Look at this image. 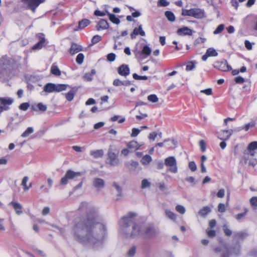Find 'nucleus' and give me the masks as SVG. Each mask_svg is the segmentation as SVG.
Returning a JSON list of instances; mask_svg holds the SVG:
<instances>
[{
    "instance_id": "nucleus-1",
    "label": "nucleus",
    "mask_w": 257,
    "mask_h": 257,
    "mask_svg": "<svg viewBox=\"0 0 257 257\" xmlns=\"http://www.w3.org/2000/svg\"><path fill=\"white\" fill-rule=\"evenodd\" d=\"M85 212L84 216L77 217L74 220L73 233L78 242L93 246L101 244L104 238L106 227L98 221V210L85 202H82L78 208Z\"/></svg>"
},
{
    "instance_id": "nucleus-2",
    "label": "nucleus",
    "mask_w": 257,
    "mask_h": 257,
    "mask_svg": "<svg viewBox=\"0 0 257 257\" xmlns=\"http://www.w3.org/2000/svg\"><path fill=\"white\" fill-rule=\"evenodd\" d=\"M135 216V213H130L119 221L121 232L126 237L151 239L157 236L158 230L153 223L138 222Z\"/></svg>"
},
{
    "instance_id": "nucleus-3",
    "label": "nucleus",
    "mask_w": 257,
    "mask_h": 257,
    "mask_svg": "<svg viewBox=\"0 0 257 257\" xmlns=\"http://www.w3.org/2000/svg\"><path fill=\"white\" fill-rule=\"evenodd\" d=\"M164 164L167 167L168 171L173 173H176L178 171L177 161L174 156H170L164 160Z\"/></svg>"
},
{
    "instance_id": "nucleus-4",
    "label": "nucleus",
    "mask_w": 257,
    "mask_h": 257,
    "mask_svg": "<svg viewBox=\"0 0 257 257\" xmlns=\"http://www.w3.org/2000/svg\"><path fill=\"white\" fill-rule=\"evenodd\" d=\"M81 174L80 172H75L69 170L66 172L65 176L61 178L60 183L61 185H66L68 183L69 179H72L77 176H80Z\"/></svg>"
},
{
    "instance_id": "nucleus-5",
    "label": "nucleus",
    "mask_w": 257,
    "mask_h": 257,
    "mask_svg": "<svg viewBox=\"0 0 257 257\" xmlns=\"http://www.w3.org/2000/svg\"><path fill=\"white\" fill-rule=\"evenodd\" d=\"M2 62L4 69L8 70L9 71H11L14 69L15 62L13 59L4 56L2 58Z\"/></svg>"
},
{
    "instance_id": "nucleus-6",
    "label": "nucleus",
    "mask_w": 257,
    "mask_h": 257,
    "mask_svg": "<svg viewBox=\"0 0 257 257\" xmlns=\"http://www.w3.org/2000/svg\"><path fill=\"white\" fill-rule=\"evenodd\" d=\"M45 0H22V2L33 12H35L36 9Z\"/></svg>"
},
{
    "instance_id": "nucleus-7",
    "label": "nucleus",
    "mask_w": 257,
    "mask_h": 257,
    "mask_svg": "<svg viewBox=\"0 0 257 257\" xmlns=\"http://www.w3.org/2000/svg\"><path fill=\"white\" fill-rule=\"evenodd\" d=\"M214 67L221 71H227L231 69V67L228 64L226 60L216 62L214 64Z\"/></svg>"
},
{
    "instance_id": "nucleus-8",
    "label": "nucleus",
    "mask_w": 257,
    "mask_h": 257,
    "mask_svg": "<svg viewBox=\"0 0 257 257\" xmlns=\"http://www.w3.org/2000/svg\"><path fill=\"white\" fill-rule=\"evenodd\" d=\"M108 157L109 160V164L112 166H116L118 165L119 163V159L117 156L112 150L109 149L108 152Z\"/></svg>"
},
{
    "instance_id": "nucleus-9",
    "label": "nucleus",
    "mask_w": 257,
    "mask_h": 257,
    "mask_svg": "<svg viewBox=\"0 0 257 257\" xmlns=\"http://www.w3.org/2000/svg\"><path fill=\"white\" fill-rule=\"evenodd\" d=\"M204 11L199 8L191 9V17L196 19H201L204 17Z\"/></svg>"
},
{
    "instance_id": "nucleus-10",
    "label": "nucleus",
    "mask_w": 257,
    "mask_h": 257,
    "mask_svg": "<svg viewBox=\"0 0 257 257\" xmlns=\"http://www.w3.org/2000/svg\"><path fill=\"white\" fill-rule=\"evenodd\" d=\"M232 130H223L218 134V138L222 141L228 140L232 134Z\"/></svg>"
},
{
    "instance_id": "nucleus-11",
    "label": "nucleus",
    "mask_w": 257,
    "mask_h": 257,
    "mask_svg": "<svg viewBox=\"0 0 257 257\" xmlns=\"http://www.w3.org/2000/svg\"><path fill=\"white\" fill-rule=\"evenodd\" d=\"M215 254L219 257H229V251L222 247H217L214 249Z\"/></svg>"
},
{
    "instance_id": "nucleus-12",
    "label": "nucleus",
    "mask_w": 257,
    "mask_h": 257,
    "mask_svg": "<svg viewBox=\"0 0 257 257\" xmlns=\"http://www.w3.org/2000/svg\"><path fill=\"white\" fill-rule=\"evenodd\" d=\"M37 36L39 39V42L33 46L32 47L33 50H39L41 49L44 46V44L45 42L44 35L43 34H39Z\"/></svg>"
},
{
    "instance_id": "nucleus-13",
    "label": "nucleus",
    "mask_w": 257,
    "mask_h": 257,
    "mask_svg": "<svg viewBox=\"0 0 257 257\" xmlns=\"http://www.w3.org/2000/svg\"><path fill=\"white\" fill-rule=\"evenodd\" d=\"M109 28V24L107 21L104 19H100L96 26V29L97 31L104 30Z\"/></svg>"
},
{
    "instance_id": "nucleus-14",
    "label": "nucleus",
    "mask_w": 257,
    "mask_h": 257,
    "mask_svg": "<svg viewBox=\"0 0 257 257\" xmlns=\"http://www.w3.org/2000/svg\"><path fill=\"white\" fill-rule=\"evenodd\" d=\"M124 165L126 167L130 169V170L139 171L141 170L139 163L133 160L130 162H125Z\"/></svg>"
},
{
    "instance_id": "nucleus-15",
    "label": "nucleus",
    "mask_w": 257,
    "mask_h": 257,
    "mask_svg": "<svg viewBox=\"0 0 257 257\" xmlns=\"http://www.w3.org/2000/svg\"><path fill=\"white\" fill-rule=\"evenodd\" d=\"M118 73L122 76L126 77L130 74V70L128 66L126 64H122L118 68Z\"/></svg>"
},
{
    "instance_id": "nucleus-16",
    "label": "nucleus",
    "mask_w": 257,
    "mask_h": 257,
    "mask_svg": "<svg viewBox=\"0 0 257 257\" xmlns=\"http://www.w3.org/2000/svg\"><path fill=\"white\" fill-rule=\"evenodd\" d=\"M138 35H140L141 36H145V32L143 30L142 26L141 25H140L138 28H136L134 29L133 32L131 34L130 36L132 39H134Z\"/></svg>"
},
{
    "instance_id": "nucleus-17",
    "label": "nucleus",
    "mask_w": 257,
    "mask_h": 257,
    "mask_svg": "<svg viewBox=\"0 0 257 257\" xmlns=\"http://www.w3.org/2000/svg\"><path fill=\"white\" fill-rule=\"evenodd\" d=\"M177 33L180 36H191L192 34V30L187 27H184L183 28L178 29Z\"/></svg>"
},
{
    "instance_id": "nucleus-18",
    "label": "nucleus",
    "mask_w": 257,
    "mask_h": 257,
    "mask_svg": "<svg viewBox=\"0 0 257 257\" xmlns=\"http://www.w3.org/2000/svg\"><path fill=\"white\" fill-rule=\"evenodd\" d=\"M82 50V47L75 43H72L69 49V52L71 55H74L76 53Z\"/></svg>"
},
{
    "instance_id": "nucleus-19",
    "label": "nucleus",
    "mask_w": 257,
    "mask_h": 257,
    "mask_svg": "<svg viewBox=\"0 0 257 257\" xmlns=\"http://www.w3.org/2000/svg\"><path fill=\"white\" fill-rule=\"evenodd\" d=\"M105 185L104 181L101 179L96 178L94 179L93 186L98 189L103 188Z\"/></svg>"
},
{
    "instance_id": "nucleus-20",
    "label": "nucleus",
    "mask_w": 257,
    "mask_h": 257,
    "mask_svg": "<svg viewBox=\"0 0 257 257\" xmlns=\"http://www.w3.org/2000/svg\"><path fill=\"white\" fill-rule=\"evenodd\" d=\"M131 84V82L129 80L121 81L119 79H115L113 82V85L115 86H128Z\"/></svg>"
},
{
    "instance_id": "nucleus-21",
    "label": "nucleus",
    "mask_w": 257,
    "mask_h": 257,
    "mask_svg": "<svg viewBox=\"0 0 257 257\" xmlns=\"http://www.w3.org/2000/svg\"><path fill=\"white\" fill-rule=\"evenodd\" d=\"M10 205L13 206L17 214L20 215L22 213V207L20 203L14 201H12L10 203Z\"/></svg>"
},
{
    "instance_id": "nucleus-22",
    "label": "nucleus",
    "mask_w": 257,
    "mask_h": 257,
    "mask_svg": "<svg viewBox=\"0 0 257 257\" xmlns=\"http://www.w3.org/2000/svg\"><path fill=\"white\" fill-rule=\"evenodd\" d=\"M106 14L109 17V20L114 24L118 25L120 23V20L114 14L110 13L108 11L106 10Z\"/></svg>"
},
{
    "instance_id": "nucleus-23",
    "label": "nucleus",
    "mask_w": 257,
    "mask_h": 257,
    "mask_svg": "<svg viewBox=\"0 0 257 257\" xmlns=\"http://www.w3.org/2000/svg\"><path fill=\"white\" fill-rule=\"evenodd\" d=\"M127 147L132 151H136L139 149L140 145H139L137 142L135 141H132L127 143Z\"/></svg>"
},
{
    "instance_id": "nucleus-24",
    "label": "nucleus",
    "mask_w": 257,
    "mask_h": 257,
    "mask_svg": "<svg viewBox=\"0 0 257 257\" xmlns=\"http://www.w3.org/2000/svg\"><path fill=\"white\" fill-rule=\"evenodd\" d=\"M231 253L238 255L240 254V245L237 243L234 246L230 248Z\"/></svg>"
},
{
    "instance_id": "nucleus-25",
    "label": "nucleus",
    "mask_w": 257,
    "mask_h": 257,
    "mask_svg": "<svg viewBox=\"0 0 257 257\" xmlns=\"http://www.w3.org/2000/svg\"><path fill=\"white\" fill-rule=\"evenodd\" d=\"M77 90V88L76 87H73L72 89L69 91L66 94V98L67 100L71 101L73 100L74 94L76 92Z\"/></svg>"
},
{
    "instance_id": "nucleus-26",
    "label": "nucleus",
    "mask_w": 257,
    "mask_h": 257,
    "mask_svg": "<svg viewBox=\"0 0 257 257\" xmlns=\"http://www.w3.org/2000/svg\"><path fill=\"white\" fill-rule=\"evenodd\" d=\"M68 85L63 84H54V92H59L66 89Z\"/></svg>"
},
{
    "instance_id": "nucleus-27",
    "label": "nucleus",
    "mask_w": 257,
    "mask_h": 257,
    "mask_svg": "<svg viewBox=\"0 0 257 257\" xmlns=\"http://www.w3.org/2000/svg\"><path fill=\"white\" fill-rule=\"evenodd\" d=\"M44 91L47 93L54 92V83H47L44 87Z\"/></svg>"
},
{
    "instance_id": "nucleus-28",
    "label": "nucleus",
    "mask_w": 257,
    "mask_h": 257,
    "mask_svg": "<svg viewBox=\"0 0 257 257\" xmlns=\"http://www.w3.org/2000/svg\"><path fill=\"white\" fill-rule=\"evenodd\" d=\"M210 212V208L208 206H205L199 210L198 214L202 217H205Z\"/></svg>"
},
{
    "instance_id": "nucleus-29",
    "label": "nucleus",
    "mask_w": 257,
    "mask_h": 257,
    "mask_svg": "<svg viewBox=\"0 0 257 257\" xmlns=\"http://www.w3.org/2000/svg\"><path fill=\"white\" fill-rule=\"evenodd\" d=\"M13 101L14 100L11 98L0 97V102L3 105H11Z\"/></svg>"
},
{
    "instance_id": "nucleus-30",
    "label": "nucleus",
    "mask_w": 257,
    "mask_h": 257,
    "mask_svg": "<svg viewBox=\"0 0 257 257\" xmlns=\"http://www.w3.org/2000/svg\"><path fill=\"white\" fill-rule=\"evenodd\" d=\"M90 154L95 158H98L102 157L103 155V151L102 150L91 151L90 153Z\"/></svg>"
},
{
    "instance_id": "nucleus-31",
    "label": "nucleus",
    "mask_w": 257,
    "mask_h": 257,
    "mask_svg": "<svg viewBox=\"0 0 257 257\" xmlns=\"http://www.w3.org/2000/svg\"><path fill=\"white\" fill-rule=\"evenodd\" d=\"M96 73L94 69H92L90 73H87L83 76V79L87 81H91L92 80V76Z\"/></svg>"
},
{
    "instance_id": "nucleus-32",
    "label": "nucleus",
    "mask_w": 257,
    "mask_h": 257,
    "mask_svg": "<svg viewBox=\"0 0 257 257\" xmlns=\"http://www.w3.org/2000/svg\"><path fill=\"white\" fill-rule=\"evenodd\" d=\"M90 24V21L88 19H83L79 22L78 27L80 29H83Z\"/></svg>"
},
{
    "instance_id": "nucleus-33",
    "label": "nucleus",
    "mask_w": 257,
    "mask_h": 257,
    "mask_svg": "<svg viewBox=\"0 0 257 257\" xmlns=\"http://www.w3.org/2000/svg\"><path fill=\"white\" fill-rule=\"evenodd\" d=\"M51 72L53 75L55 76H59L61 75V71L59 68L58 66L54 65V64H53L51 67Z\"/></svg>"
},
{
    "instance_id": "nucleus-34",
    "label": "nucleus",
    "mask_w": 257,
    "mask_h": 257,
    "mask_svg": "<svg viewBox=\"0 0 257 257\" xmlns=\"http://www.w3.org/2000/svg\"><path fill=\"white\" fill-rule=\"evenodd\" d=\"M165 212L166 216L168 218L173 221L176 220V214L173 212H172L168 209H165Z\"/></svg>"
},
{
    "instance_id": "nucleus-35",
    "label": "nucleus",
    "mask_w": 257,
    "mask_h": 257,
    "mask_svg": "<svg viewBox=\"0 0 257 257\" xmlns=\"http://www.w3.org/2000/svg\"><path fill=\"white\" fill-rule=\"evenodd\" d=\"M152 158L150 155H146L142 158L141 162L143 165H148L152 161Z\"/></svg>"
},
{
    "instance_id": "nucleus-36",
    "label": "nucleus",
    "mask_w": 257,
    "mask_h": 257,
    "mask_svg": "<svg viewBox=\"0 0 257 257\" xmlns=\"http://www.w3.org/2000/svg\"><path fill=\"white\" fill-rule=\"evenodd\" d=\"M165 15L170 22H174L175 20V16L174 14L171 11H166L165 13Z\"/></svg>"
},
{
    "instance_id": "nucleus-37",
    "label": "nucleus",
    "mask_w": 257,
    "mask_h": 257,
    "mask_svg": "<svg viewBox=\"0 0 257 257\" xmlns=\"http://www.w3.org/2000/svg\"><path fill=\"white\" fill-rule=\"evenodd\" d=\"M222 229L225 235L230 236L232 233V231L228 228V225L226 224H224L222 226Z\"/></svg>"
},
{
    "instance_id": "nucleus-38",
    "label": "nucleus",
    "mask_w": 257,
    "mask_h": 257,
    "mask_svg": "<svg viewBox=\"0 0 257 257\" xmlns=\"http://www.w3.org/2000/svg\"><path fill=\"white\" fill-rule=\"evenodd\" d=\"M152 50L147 45H145L143 47L142 51V54H144L146 55L147 56L150 55L151 53Z\"/></svg>"
},
{
    "instance_id": "nucleus-39",
    "label": "nucleus",
    "mask_w": 257,
    "mask_h": 257,
    "mask_svg": "<svg viewBox=\"0 0 257 257\" xmlns=\"http://www.w3.org/2000/svg\"><path fill=\"white\" fill-rule=\"evenodd\" d=\"M247 236V234L243 232H237L234 233V238L243 239Z\"/></svg>"
},
{
    "instance_id": "nucleus-40",
    "label": "nucleus",
    "mask_w": 257,
    "mask_h": 257,
    "mask_svg": "<svg viewBox=\"0 0 257 257\" xmlns=\"http://www.w3.org/2000/svg\"><path fill=\"white\" fill-rule=\"evenodd\" d=\"M34 132V129L32 127H29L27 130L22 134L21 136L23 138L27 137L29 135L32 134Z\"/></svg>"
},
{
    "instance_id": "nucleus-41",
    "label": "nucleus",
    "mask_w": 257,
    "mask_h": 257,
    "mask_svg": "<svg viewBox=\"0 0 257 257\" xmlns=\"http://www.w3.org/2000/svg\"><path fill=\"white\" fill-rule=\"evenodd\" d=\"M206 53L209 56H216L218 55L216 50L212 48H208Z\"/></svg>"
},
{
    "instance_id": "nucleus-42",
    "label": "nucleus",
    "mask_w": 257,
    "mask_h": 257,
    "mask_svg": "<svg viewBox=\"0 0 257 257\" xmlns=\"http://www.w3.org/2000/svg\"><path fill=\"white\" fill-rule=\"evenodd\" d=\"M136 247L135 246H132L127 251V255L128 257H133L135 255L136 252Z\"/></svg>"
},
{
    "instance_id": "nucleus-43",
    "label": "nucleus",
    "mask_w": 257,
    "mask_h": 257,
    "mask_svg": "<svg viewBox=\"0 0 257 257\" xmlns=\"http://www.w3.org/2000/svg\"><path fill=\"white\" fill-rule=\"evenodd\" d=\"M151 186V183L146 179H144L142 181L141 188L145 189Z\"/></svg>"
},
{
    "instance_id": "nucleus-44",
    "label": "nucleus",
    "mask_w": 257,
    "mask_h": 257,
    "mask_svg": "<svg viewBox=\"0 0 257 257\" xmlns=\"http://www.w3.org/2000/svg\"><path fill=\"white\" fill-rule=\"evenodd\" d=\"M84 56L82 53H79L77 56L76 58V61L77 64L81 65L83 62Z\"/></svg>"
},
{
    "instance_id": "nucleus-45",
    "label": "nucleus",
    "mask_w": 257,
    "mask_h": 257,
    "mask_svg": "<svg viewBox=\"0 0 257 257\" xmlns=\"http://www.w3.org/2000/svg\"><path fill=\"white\" fill-rule=\"evenodd\" d=\"M257 149V142H252L247 146V150L249 151H253Z\"/></svg>"
},
{
    "instance_id": "nucleus-46",
    "label": "nucleus",
    "mask_w": 257,
    "mask_h": 257,
    "mask_svg": "<svg viewBox=\"0 0 257 257\" xmlns=\"http://www.w3.org/2000/svg\"><path fill=\"white\" fill-rule=\"evenodd\" d=\"M224 27H225V26L223 24L219 25L217 27V28L215 30V31L213 32V34L214 35H216V34L221 33L224 29Z\"/></svg>"
},
{
    "instance_id": "nucleus-47",
    "label": "nucleus",
    "mask_w": 257,
    "mask_h": 257,
    "mask_svg": "<svg viewBox=\"0 0 257 257\" xmlns=\"http://www.w3.org/2000/svg\"><path fill=\"white\" fill-rule=\"evenodd\" d=\"M170 3L167 0H159L157 3L158 7H167L169 6Z\"/></svg>"
},
{
    "instance_id": "nucleus-48",
    "label": "nucleus",
    "mask_w": 257,
    "mask_h": 257,
    "mask_svg": "<svg viewBox=\"0 0 257 257\" xmlns=\"http://www.w3.org/2000/svg\"><path fill=\"white\" fill-rule=\"evenodd\" d=\"M148 100L150 102L155 103L158 101V98L156 94H151L148 96Z\"/></svg>"
},
{
    "instance_id": "nucleus-49",
    "label": "nucleus",
    "mask_w": 257,
    "mask_h": 257,
    "mask_svg": "<svg viewBox=\"0 0 257 257\" xmlns=\"http://www.w3.org/2000/svg\"><path fill=\"white\" fill-rule=\"evenodd\" d=\"M176 210L177 212L182 214H184L186 211L185 208L183 206L180 205H178L176 206Z\"/></svg>"
},
{
    "instance_id": "nucleus-50",
    "label": "nucleus",
    "mask_w": 257,
    "mask_h": 257,
    "mask_svg": "<svg viewBox=\"0 0 257 257\" xmlns=\"http://www.w3.org/2000/svg\"><path fill=\"white\" fill-rule=\"evenodd\" d=\"M133 78L136 79V80H147L148 78V77L146 76H139V75H138L136 73H134L133 74Z\"/></svg>"
},
{
    "instance_id": "nucleus-51",
    "label": "nucleus",
    "mask_w": 257,
    "mask_h": 257,
    "mask_svg": "<svg viewBox=\"0 0 257 257\" xmlns=\"http://www.w3.org/2000/svg\"><path fill=\"white\" fill-rule=\"evenodd\" d=\"M195 67V64L193 62H189L186 66V70L189 71L192 70Z\"/></svg>"
},
{
    "instance_id": "nucleus-52",
    "label": "nucleus",
    "mask_w": 257,
    "mask_h": 257,
    "mask_svg": "<svg viewBox=\"0 0 257 257\" xmlns=\"http://www.w3.org/2000/svg\"><path fill=\"white\" fill-rule=\"evenodd\" d=\"M101 40V37L99 35H95L93 37L91 40V43L92 44H96L97 43L100 41Z\"/></svg>"
},
{
    "instance_id": "nucleus-53",
    "label": "nucleus",
    "mask_w": 257,
    "mask_h": 257,
    "mask_svg": "<svg viewBox=\"0 0 257 257\" xmlns=\"http://www.w3.org/2000/svg\"><path fill=\"white\" fill-rule=\"evenodd\" d=\"M206 233L208 237H214L216 235V231L214 230L207 229L206 230Z\"/></svg>"
},
{
    "instance_id": "nucleus-54",
    "label": "nucleus",
    "mask_w": 257,
    "mask_h": 257,
    "mask_svg": "<svg viewBox=\"0 0 257 257\" xmlns=\"http://www.w3.org/2000/svg\"><path fill=\"white\" fill-rule=\"evenodd\" d=\"M5 219L4 218H0V232H4L6 230V227L5 225Z\"/></svg>"
},
{
    "instance_id": "nucleus-55",
    "label": "nucleus",
    "mask_w": 257,
    "mask_h": 257,
    "mask_svg": "<svg viewBox=\"0 0 257 257\" xmlns=\"http://www.w3.org/2000/svg\"><path fill=\"white\" fill-rule=\"evenodd\" d=\"M189 168L192 172H194L197 170L196 165L194 161H191L189 163Z\"/></svg>"
},
{
    "instance_id": "nucleus-56",
    "label": "nucleus",
    "mask_w": 257,
    "mask_h": 257,
    "mask_svg": "<svg viewBox=\"0 0 257 257\" xmlns=\"http://www.w3.org/2000/svg\"><path fill=\"white\" fill-rule=\"evenodd\" d=\"M141 130L137 128H133L132 129V132L131 135L132 137H137L141 132Z\"/></svg>"
},
{
    "instance_id": "nucleus-57",
    "label": "nucleus",
    "mask_w": 257,
    "mask_h": 257,
    "mask_svg": "<svg viewBox=\"0 0 257 257\" xmlns=\"http://www.w3.org/2000/svg\"><path fill=\"white\" fill-rule=\"evenodd\" d=\"M30 106L29 103L27 102L23 103L19 106V108L23 110H26L28 109Z\"/></svg>"
},
{
    "instance_id": "nucleus-58",
    "label": "nucleus",
    "mask_w": 257,
    "mask_h": 257,
    "mask_svg": "<svg viewBox=\"0 0 257 257\" xmlns=\"http://www.w3.org/2000/svg\"><path fill=\"white\" fill-rule=\"evenodd\" d=\"M116 56L114 53H111L107 55V59L108 61L113 62L115 59Z\"/></svg>"
},
{
    "instance_id": "nucleus-59",
    "label": "nucleus",
    "mask_w": 257,
    "mask_h": 257,
    "mask_svg": "<svg viewBox=\"0 0 257 257\" xmlns=\"http://www.w3.org/2000/svg\"><path fill=\"white\" fill-rule=\"evenodd\" d=\"M37 107L38 109L42 111H45L47 109V106L46 105H44L42 102H40L37 104Z\"/></svg>"
},
{
    "instance_id": "nucleus-60",
    "label": "nucleus",
    "mask_w": 257,
    "mask_h": 257,
    "mask_svg": "<svg viewBox=\"0 0 257 257\" xmlns=\"http://www.w3.org/2000/svg\"><path fill=\"white\" fill-rule=\"evenodd\" d=\"M255 123L254 122H250L246 124L243 127H242V129H244L245 131H247L250 127H253Z\"/></svg>"
},
{
    "instance_id": "nucleus-61",
    "label": "nucleus",
    "mask_w": 257,
    "mask_h": 257,
    "mask_svg": "<svg viewBox=\"0 0 257 257\" xmlns=\"http://www.w3.org/2000/svg\"><path fill=\"white\" fill-rule=\"evenodd\" d=\"M250 204L254 207H257V197H252L249 200Z\"/></svg>"
},
{
    "instance_id": "nucleus-62",
    "label": "nucleus",
    "mask_w": 257,
    "mask_h": 257,
    "mask_svg": "<svg viewBox=\"0 0 257 257\" xmlns=\"http://www.w3.org/2000/svg\"><path fill=\"white\" fill-rule=\"evenodd\" d=\"M234 81L236 83L242 84L245 81V80L241 76H238L234 78Z\"/></svg>"
},
{
    "instance_id": "nucleus-63",
    "label": "nucleus",
    "mask_w": 257,
    "mask_h": 257,
    "mask_svg": "<svg viewBox=\"0 0 257 257\" xmlns=\"http://www.w3.org/2000/svg\"><path fill=\"white\" fill-rule=\"evenodd\" d=\"M94 14L95 16H100V17H103V16H105L106 14V10L105 11V12H101L99 10H95L94 11Z\"/></svg>"
},
{
    "instance_id": "nucleus-64",
    "label": "nucleus",
    "mask_w": 257,
    "mask_h": 257,
    "mask_svg": "<svg viewBox=\"0 0 257 257\" xmlns=\"http://www.w3.org/2000/svg\"><path fill=\"white\" fill-rule=\"evenodd\" d=\"M218 211L219 212L223 213L225 211V207L224 204L219 203L218 206Z\"/></svg>"
}]
</instances>
